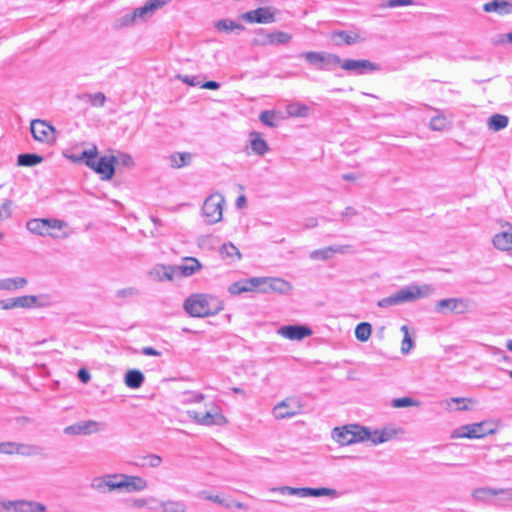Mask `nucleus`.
Listing matches in <instances>:
<instances>
[{
	"mask_svg": "<svg viewBox=\"0 0 512 512\" xmlns=\"http://www.w3.org/2000/svg\"><path fill=\"white\" fill-rule=\"evenodd\" d=\"M181 79L184 83L188 84L189 86H197L200 84V82L197 80V77L184 76L181 77Z\"/></svg>",
	"mask_w": 512,
	"mask_h": 512,
	"instance_id": "64",
	"label": "nucleus"
},
{
	"mask_svg": "<svg viewBox=\"0 0 512 512\" xmlns=\"http://www.w3.org/2000/svg\"><path fill=\"white\" fill-rule=\"evenodd\" d=\"M343 69L351 72H355L357 74H365L370 71H375L378 69V66L369 60H354V59H346L344 61L341 60V64L339 65Z\"/></svg>",
	"mask_w": 512,
	"mask_h": 512,
	"instance_id": "16",
	"label": "nucleus"
},
{
	"mask_svg": "<svg viewBox=\"0 0 512 512\" xmlns=\"http://www.w3.org/2000/svg\"><path fill=\"white\" fill-rule=\"evenodd\" d=\"M90 169L100 175L102 180H110L115 173V162H84Z\"/></svg>",
	"mask_w": 512,
	"mask_h": 512,
	"instance_id": "23",
	"label": "nucleus"
},
{
	"mask_svg": "<svg viewBox=\"0 0 512 512\" xmlns=\"http://www.w3.org/2000/svg\"><path fill=\"white\" fill-rule=\"evenodd\" d=\"M184 310L192 317L213 316L222 310L221 302L207 294H192L183 304Z\"/></svg>",
	"mask_w": 512,
	"mask_h": 512,
	"instance_id": "1",
	"label": "nucleus"
},
{
	"mask_svg": "<svg viewBox=\"0 0 512 512\" xmlns=\"http://www.w3.org/2000/svg\"><path fill=\"white\" fill-rule=\"evenodd\" d=\"M134 17H136L137 21H145L146 19L152 16L150 12V8H148L145 3L142 7L136 8L133 10Z\"/></svg>",
	"mask_w": 512,
	"mask_h": 512,
	"instance_id": "47",
	"label": "nucleus"
},
{
	"mask_svg": "<svg viewBox=\"0 0 512 512\" xmlns=\"http://www.w3.org/2000/svg\"><path fill=\"white\" fill-rule=\"evenodd\" d=\"M332 437L340 445H350L358 442L369 441L370 429L358 424H350L336 427L332 431Z\"/></svg>",
	"mask_w": 512,
	"mask_h": 512,
	"instance_id": "3",
	"label": "nucleus"
},
{
	"mask_svg": "<svg viewBox=\"0 0 512 512\" xmlns=\"http://www.w3.org/2000/svg\"><path fill=\"white\" fill-rule=\"evenodd\" d=\"M350 245H331L321 249H316L310 253V259L312 260H329L333 254H345L350 250Z\"/></svg>",
	"mask_w": 512,
	"mask_h": 512,
	"instance_id": "18",
	"label": "nucleus"
},
{
	"mask_svg": "<svg viewBox=\"0 0 512 512\" xmlns=\"http://www.w3.org/2000/svg\"><path fill=\"white\" fill-rule=\"evenodd\" d=\"M17 448V442H1L0 443V453L6 455L16 454L15 450Z\"/></svg>",
	"mask_w": 512,
	"mask_h": 512,
	"instance_id": "48",
	"label": "nucleus"
},
{
	"mask_svg": "<svg viewBox=\"0 0 512 512\" xmlns=\"http://www.w3.org/2000/svg\"><path fill=\"white\" fill-rule=\"evenodd\" d=\"M271 491L272 492H279L280 494H288V495H293L294 494V487H290V486H281V487H274V488H271Z\"/></svg>",
	"mask_w": 512,
	"mask_h": 512,
	"instance_id": "60",
	"label": "nucleus"
},
{
	"mask_svg": "<svg viewBox=\"0 0 512 512\" xmlns=\"http://www.w3.org/2000/svg\"><path fill=\"white\" fill-rule=\"evenodd\" d=\"M162 512H186L187 506L184 501L168 499L159 501Z\"/></svg>",
	"mask_w": 512,
	"mask_h": 512,
	"instance_id": "31",
	"label": "nucleus"
},
{
	"mask_svg": "<svg viewBox=\"0 0 512 512\" xmlns=\"http://www.w3.org/2000/svg\"><path fill=\"white\" fill-rule=\"evenodd\" d=\"M298 57L305 59L309 65L323 71L333 70L341 64V58L338 55L328 52L308 51L300 53Z\"/></svg>",
	"mask_w": 512,
	"mask_h": 512,
	"instance_id": "4",
	"label": "nucleus"
},
{
	"mask_svg": "<svg viewBox=\"0 0 512 512\" xmlns=\"http://www.w3.org/2000/svg\"><path fill=\"white\" fill-rule=\"evenodd\" d=\"M30 130L36 141L49 144L55 140V128L44 120H32Z\"/></svg>",
	"mask_w": 512,
	"mask_h": 512,
	"instance_id": "9",
	"label": "nucleus"
},
{
	"mask_svg": "<svg viewBox=\"0 0 512 512\" xmlns=\"http://www.w3.org/2000/svg\"><path fill=\"white\" fill-rule=\"evenodd\" d=\"M139 295V290L135 287H127L120 290H117L115 293V297L118 300H124L126 298H133Z\"/></svg>",
	"mask_w": 512,
	"mask_h": 512,
	"instance_id": "46",
	"label": "nucleus"
},
{
	"mask_svg": "<svg viewBox=\"0 0 512 512\" xmlns=\"http://www.w3.org/2000/svg\"><path fill=\"white\" fill-rule=\"evenodd\" d=\"M392 407L394 408H404V407H411V406H419L420 402L417 400H414L411 397H401V398H394L391 402Z\"/></svg>",
	"mask_w": 512,
	"mask_h": 512,
	"instance_id": "40",
	"label": "nucleus"
},
{
	"mask_svg": "<svg viewBox=\"0 0 512 512\" xmlns=\"http://www.w3.org/2000/svg\"><path fill=\"white\" fill-rule=\"evenodd\" d=\"M37 302V297L34 295H24L15 298L4 299L0 302L2 309L10 310L14 308H31Z\"/></svg>",
	"mask_w": 512,
	"mask_h": 512,
	"instance_id": "19",
	"label": "nucleus"
},
{
	"mask_svg": "<svg viewBox=\"0 0 512 512\" xmlns=\"http://www.w3.org/2000/svg\"><path fill=\"white\" fill-rule=\"evenodd\" d=\"M504 495L505 499L512 500V489L478 488L473 491V497L476 500L485 501L491 496Z\"/></svg>",
	"mask_w": 512,
	"mask_h": 512,
	"instance_id": "22",
	"label": "nucleus"
},
{
	"mask_svg": "<svg viewBox=\"0 0 512 512\" xmlns=\"http://www.w3.org/2000/svg\"><path fill=\"white\" fill-rule=\"evenodd\" d=\"M226 418L219 412H205L199 419V424L204 426L211 425H224L226 423Z\"/></svg>",
	"mask_w": 512,
	"mask_h": 512,
	"instance_id": "30",
	"label": "nucleus"
},
{
	"mask_svg": "<svg viewBox=\"0 0 512 512\" xmlns=\"http://www.w3.org/2000/svg\"><path fill=\"white\" fill-rule=\"evenodd\" d=\"M413 0H388L386 6L389 8H395L400 6L413 5Z\"/></svg>",
	"mask_w": 512,
	"mask_h": 512,
	"instance_id": "58",
	"label": "nucleus"
},
{
	"mask_svg": "<svg viewBox=\"0 0 512 512\" xmlns=\"http://www.w3.org/2000/svg\"><path fill=\"white\" fill-rule=\"evenodd\" d=\"M371 437L369 441H371L374 445L381 444L387 442L396 435V430L384 428L382 430H370Z\"/></svg>",
	"mask_w": 512,
	"mask_h": 512,
	"instance_id": "27",
	"label": "nucleus"
},
{
	"mask_svg": "<svg viewBox=\"0 0 512 512\" xmlns=\"http://www.w3.org/2000/svg\"><path fill=\"white\" fill-rule=\"evenodd\" d=\"M492 430L487 431L484 428V423H474L471 425L461 426L460 428L453 431L452 438H482Z\"/></svg>",
	"mask_w": 512,
	"mask_h": 512,
	"instance_id": "12",
	"label": "nucleus"
},
{
	"mask_svg": "<svg viewBox=\"0 0 512 512\" xmlns=\"http://www.w3.org/2000/svg\"><path fill=\"white\" fill-rule=\"evenodd\" d=\"M371 332H372L371 324L368 322H361L355 328V337L359 341L365 342L370 338Z\"/></svg>",
	"mask_w": 512,
	"mask_h": 512,
	"instance_id": "37",
	"label": "nucleus"
},
{
	"mask_svg": "<svg viewBox=\"0 0 512 512\" xmlns=\"http://www.w3.org/2000/svg\"><path fill=\"white\" fill-rule=\"evenodd\" d=\"M260 121L268 126V127H274L276 126V113L271 110H264L259 115Z\"/></svg>",
	"mask_w": 512,
	"mask_h": 512,
	"instance_id": "44",
	"label": "nucleus"
},
{
	"mask_svg": "<svg viewBox=\"0 0 512 512\" xmlns=\"http://www.w3.org/2000/svg\"><path fill=\"white\" fill-rule=\"evenodd\" d=\"M15 452L22 456H38L43 454V448L33 444L17 443Z\"/></svg>",
	"mask_w": 512,
	"mask_h": 512,
	"instance_id": "34",
	"label": "nucleus"
},
{
	"mask_svg": "<svg viewBox=\"0 0 512 512\" xmlns=\"http://www.w3.org/2000/svg\"><path fill=\"white\" fill-rule=\"evenodd\" d=\"M433 289L425 285L419 287L416 285L406 286L399 289L393 295L382 298L377 302V306L381 308H387L390 306H396L399 304L415 301L419 298L428 296Z\"/></svg>",
	"mask_w": 512,
	"mask_h": 512,
	"instance_id": "2",
	"label": "nucleus"
},
{
	"mask_svg": "<svg viewBox=\"0 0 512 512\" xmlns=\"http://www.w3.org/2000/svg\"><path fill=\"white\" fill-rule=\"evenodd\" d=\"M251 149L258 156H262L268 149L264 139L259 137L257 133L251 134Z\"/></svg>",
	"mask_w": 512,
	"mask_h": 512,
	"instance_id": "36",
	"label": "nucleus"
},
{
	"mask_svg": "<svg viewBox=\"0 0 512 512\" xmlns=\"http://www.w3.org/2000/svg\"><path fill=\"white\" fill-rule=\"evenodd\" d=\"M219 87H220V84L216 81H207V82L201 84V88H203V89L216 90Z\"/></svg>",
	"mask_w": 512,
	"mask_h": 512,
	"instance_id": "62",
	"label": "nucleus"
},
{
	"mask_svg": "<svg viewBox=\"0 0 512 512\" xmlns=\"http://www.w3.org/2000/svg\"><path fill=\"white\" fill-rule=\"evenodd\" d=\"M444 309H447L457 314H462L467 310V305L465 300L462 298L442 299L438 301L436 305V311L438 313H443Z\"/></svg>",
	"mask_w": 512,
	"mask_h": 512,
	"instance_id": "21",
	"label": "nucleus"
},
{
	"mask_svg": "<svg viewBox=\"0 0 512 512\" xmlns=\"http://www.w3.org/2000/svg\"><path fill=\"white\" fill-rule=\"evenodd\" d=\"M249 283L257 286L262 293L277 292L287 294L292 290L290 282L276 277H251Z\"/></svg>",
	"mask_w": 512,
	"mask_h": 512,
	"instance_id": "6",
	"label": "nucleus"
},
{
	"mask_svg": "<svg viewBox=\"0 0 512 512\" xmlns=\"http://www.w3.org/2000/svg\"><path fill=\"white\" fill-rule=\"evenodd\" d=\"M242 18L250 23H271L274 21V14L269 8L260 7L255 10L248 11L242 15Z\"/></svg>",
	"mask_w": 512,
	"mask_h": 512,
	"instance_id": "20",
	"label": "nucleus"
},
{
	"mask_svg": "<svg viewBox=\"0 0 512 512\" xmlns=\"http://www.w3.org/2000/svg\"><path fill=\"white\" fill-rule=\"evenodd\" d=\"M63 155L68 160H94L98 156V149L93 143L81 142L66 149Z\"/></svg>",
	"mask_w": 512,
	"mask_h": 512,
	"instance_id": "8",
	"label": "nucleus"
},
{
	"mask_svg": "<svg viewBox=\"0 0 512 512\" xmlns=\"http://www.w3.org/2000/svg\"><path fill=\"white\" fill-rule=\"evenodd\" d=\"M278 334L289 340H302L312 335V330L307 325H284L278 329Z\"/></svg>",
	"mask_w": 512,
	"mask_h": 512,
	"instance_id": "11",
	"label": "nucleus"
},
{
	"mask_svg": "<svg viewBox=\"0 0 512 512\" xmlns=\"http://www.w3.org/2000/svg\"><path fill=\"white\" fill-rule=\"evenodd\" d=\"M90 102L93 106L102 107L105 104L106 97L102 92L89 95Z\"/></svg>",
	"mask_w": 512,
	"mask_h": 512,
	"instance_id": "51",
	"label": "nucleus"
},
{
	"mask_svg": "<svg viewBox=\"0 0 512 512\" xmlns=\"http://www.w3.org/2000/svg\"><path fill=\"white\" fill-rule=\"evenodd\" d=\"M142 353L147 356H160V352L153 347H144Z\"/></svg>",
	"mask_w": 512,
	"mask_h": 512,
	"instance_id": "63",
	"label": "nucleus"
},
{
	"mask_svg": "<svg viewBox=\"0 0 512 512\" xmlns=\"http://www.w3.org/2000/svg\"><path fill=\"white\" fill-rule=\"evenodd\" d=\"M150 275L159 281L163 280H172L174 276V267L173 266H165V265H158L153 268V270L150 272Z\"/></svg>",
	"mask_w": 512,
	"mask_h": 512,
	"instance_id": "29",
	"label": "nucleus"
},
{
	"mask_svg": "<svg viewBox=\"0 0 512 512\" xmlns=\"http://www.w3.org/2000/svg\"><path fill=\"white\" fill-rule=\"evenodd\" d=\"M225 198L220 193L209 195L202 205V216L209 225L218 223L223 217Z\"/></svg>",
	"mask_w": 512,
	"mask_h": 512,
	"instance_id": "5",
	"label": "nucleus"
},
{
	"mask_svg": "<svg viewBox=\"0 0 512 512\" xmlns=\"http://www.w3.org/2000/svg\"><path fill=\"white\" fill-rule=\"evenodd\" d=\"M27 279L24 277H15V278H7L5 279V290H16L23 288L27 285Z\"/></svg>",
	"mask_w": 512,
	"mask_h": 512,
	"instance_id": "41",
	"label": "nucleus"
},
{
	"mask_svg": "<svg viewBox=\"0 0 512 512\" xmlns=\"http://www.w3.org/2000/svg\"><path fill=\"white\" fill-rule=\"evenodd\" d=\"M413 345H414V342L411 339V337L409 336L408 331H406V335H404V338H403L402 344H401V352L403 354H408L410 352V350L412 349Z\"/></svg>",
	"mask_w": 512,
	"mask_h": 512,
	"instance_id": "52",
	"label": "nucleus"
},
{
	"mask_svg": "<svg viewBox=\"0 0 512 512\" xmlns=\"http://www.w3.org/2000/svg\"><path fill=\"white\" fill-rule=\"evenodd\" d=\"M77 377L82 383H88L91 379V374L85 368H81L77 372Z\"/></svg>",
	"mask_w": 512,
	"mask_h": 512,
	"instance_id": "59",
	"label": "nucleus"
},
{
	"mask_svg": "<svg viewBox=\"0 0 512 512\" xmlns=\"http://www.w3.org/2000/svg\"><path fill=\"white\" fill-rule=\"evenodd\" d=\"M263 38L258 40V43L261 45L271 44V45H280L288 43L292 36L289 33L283 31H275L271 33H265L262 35Z\"/></svg>",
	"mask_w": 512,
	"mask_h": 512,
	"instance_id": "25",
	"label": "nucleus"
},
{
	"mask_svg": "<svg viewBox=\"0 0 512 512\" xmlns=\"http://www.w3.org/2000/svg\"><path fill=\"white\" fill-rule=\"evenodd\" d=\"M215 27L217 28V30L222 31V32H227V33L232 32L236 29H238V30L244 29V27L241 24H239L233 20H230V19H222V20L217 21L215 24Z\"/></svg>",
	"mask_w": 512,
	"mask_h": 512,
	"instance_id": "38",
	"label": "nucleus"
},
{
	"mask_svg": "<svg viewBox=\"0 0 512 512\" xmlns=\"http://www.w3.org/2000/svg\"><path fill=\"white\" fill-rule=\"evenodd\" d=\"M17 160H43V157L37 154L23 153L17 156Z\"/></svg>",
	"mask_w": 512,
	"mask_h": 512,
	"instance_id": "61",
	"label": "nucleus"
},
{
	"mask_svg": "<svg viewBox=\"0 0 512 512\" xmlns=\"http://www.w3.org/2000/svg\"><path fill=\"white\" fill-rule=\"evenodd\" d=\"M300 405H297L293 399L287 398L276 406L272 410V414L275 419L281 420L286 418H292L299 414Z\"/></svg>",
	"mask_w": 512,
	"mask_h": 512,
	"instance_id": "13",
	"label": "nucleus"
},
{
	"mask_svg": "<svg viewBox=\"0 0 512 512\" xmlns=\"http://www.w3.org/2000/svg\"><path fill=\"white\" fill-rule=\"evenodd\" d=\"M332 37L340 38L347 45H351L359 41V35L354 32L336 31L332 33Z\"/></svg>",
	"mask_w": 512,
	"mask_h": 512,
	"instance_id": "39",
	"label": "nucleus"
},
{
	"mask_svg": "<svg viewBox=\"0 0 512 512\" xmlns=\"http://www.w3.org/2000/svg\"><path fill=\"white\" fill-rule=\"evenodd\" d=\"M512 13V0H500V15Z\"/></svg>",
	"mask_w": 512,
	"mask_h": 512,
	"instance_id": "55",
	"label": "nucleus"
},
{
	"mask_svg": "<svg viewBox=\"0 0 512 512\" xmlns=\"http://www.w3.org/2000/svg\"><path fill=\"white\" fill-rule=\"evenodd\" d=\"M483 10L485 12H495L499 14L500 11V0H493L491 2H487L483 6Z\"/></svg>",
	"mask_w": 512,
	"mask_h": 512,
	"instance_id": "53",
	"label": "nucleus"
},
{
	"mask_svg": "<svg viewBox=\"0 0 512 512\" xmlns=\"http://www.w3.org/2000/svg\"><path fill=\"white\" fill-rule=\"evenodd\" d=\"M509 118L506 115L502 114H493L489 117L487 121V126L489 130L492 131H500L508 126Z\"/></svg>",
	"mask_w": 512,
	"mask_h": 512,
	"instance_id": "32",
	"label": "nucleus"
},
{
	"mask_svg": "<svg viewBox=\"0 0 512 512\" xmlns=\"http://www.w3.org/2000/svg\"><path fill=\"white\" fill-rule=\"evenodd\" d=\"M137 22L138 21H137L136 17H134L133 11L131 13H129V14L124 15L120 19L121 26H132V25H134Z\"/></svg>",
	"mask_w": 512,
	"mask_h": 512,
	"instance_id": "57",
	"label": "nucleus"
},
{
	"mask_svg": "<svg viewBox=\"0 0 512 512\" xmlns=\"http://www.w3.org/2000/svg\"><path fill=\"white\" fill-rule=\"evenodd\" d=\"M308 112V107L300 104H291L287 106V113L290 116L294 117H303L306 116Z\"/></svg>",
	"mask_w": 512,
	"mask_h": 512,
	"instance_id": "45",
	"label": "nucleus"
},
{
	"mask_svg": "<svg viewBox=\"0 0 512 512\" xmlns=\"http://www.w3.org/2000/svg\"><path fill=\"white\" fill-rule=\"evenodd\" d=\"M144 374L138 369L128 370L124 377V383L131 389H138L144 383Z\"/></svg>",
	"mask_w": 512,
	"mask_h": 512,
	"instance_id": "26",
	"label": "nucleus"
},
{
	"mask_svg": "<svg viewBox=\"0 0 512 512\" xmlns=\"http://www.w3.org/2000/svg\"><path fill=\"white\" fill-rule=\"evenodd\" d=\"M97 160H131V157L120 151L109 149L106 154L100 156Z\"/></svg>",
	"mask_w": 512,
	"mask_h": 512,
	"instance_id": "42",
	"label": "nucleus"
},
{
	"mask_svg": "<svg viewBox=\"0 0 512 512\" xmlns=\"http://www.w3.org/2000/svg\"><path fill=\"white\" fill-rule=\"evenodd\" d=\"M66 226V223L59 219H49V218H34L30 219L26 222V228L32 234L38 236H46L49 235L51 237H56L54 234L50 232L51 229H62Z\"/></svg>",
	"mask_w": 512,
	"mask_h": 512,
	"instance_id": "7",
	"label": "nucleus"
},
{
	"mask_svg": "<svg viewBox=\"0 0 512 512\" xmlns=\"http://www.w3.org/2000/svg\"><path fill=\"white\" fill-rule=\"evenodd\" d=\"M1 506L9 512H45L46 506L35 501L8 500L3 501Z\"/></svg>",
	"mask_w": 512,
	"mask_h": 512,
	"instance_id": "10",
	"label": "nucleus"
},
{
	"mask_svg": "<svg viewBox=\"0 0 512 512\" xmlns=\"http://www.w3.org/2000/svg\"><path fill=\"white\" fill-rule=\"evenodd\" d=\"M11 206H12L11 200H5L0 205V220L7 219L11 216V214H12Z\"/></svg>",
	"mask_w": 512,
	"mask_h": 512,
	"instance_id": "49",
	"label": "nucleus"
},
{
	"mask_svg": "<svg viewBox=\"0 0 512 512\" xmlns=\"http://www.w3.org/2000/svg\"><path fill=\"white\" fill-rule=\"evenodd\" d=\"M170 2L171 0H149L146 4L148 8H150V12L153 14L155 11L161 9Z\"/></svg>",
	"mask_w": 512,
	"mask_h": 512,
	"instance_id": "50",
	"label": "nucleus"
},
{
	"mask_svg": "<svg viewBox=\"0 0 512 512\" xmlns=\"http://www.w3.org/2000/svg\"><path fill=\"white\" fill-rule=\"evenodd\" d=\"M341 495H342V493L337 491L336 489L327 488V487H320L319 497L320 496H329L331 498H338Z\"/></svg>",
	"mask_w": 512,
	"mask_h": 512,
	"instance_id": "54",
	"label": "nucleus"
},
{
	"mask_svg": "<svg viewBox=\"0 0 512 512\" xmlns=\"http://www.w3.org/2000/svg\"><path fill=\"white\" fill-rule=\"evenodd\" d=\"M99 431V423L94 420L77 422L65 427L64 433L67 435H89Z\"/></svg>",
	"mask_w": 512,
	"mask_h": 512,
	"instance_id": "17",
	"label": "nucleus"
},
{
	"mask_svg": "<svg viewBox=\"0 0 512 512\" xmlns=\"http://www.w3.org/2000/svg\"><path fill=\"white\" fill-rule=\"evenodd\" d=\"M256 289H258V287L250 284L249 278H248L244 281H237V282L232 283L229 286L228 291H229V293H231L233 295H239L243 292L254 291Z\"/></svg>",
	"mask_w": 512,
	"mask_h": 512,
	"instance_id": "35",
	"label": "nucleus"
},
{
	"mask_svg": "<svg viewBox=\"0 0 512 512\" xmlns=\"http://www.w3.org/2000/svg\"><path fill=\"white\" fill-rule=\"evenodd\" d=\"M174 274L178 273L184 277L191 276L199 271L202 267L201 263L194 257L185 258L181 265L173 266Z\"/></svg>",
	"mask_w": 512,
	"mask_h": 512,
	"instance_id": "24",
	"label": "nucleus"
},
{
	"mask_svg": "<svg viewBox=\"0 0 512 512\" xmlns=\"http://www.w3.org/2000/svg\"><path fill=\"white\" fill-rule=\"evenodd\" d=\"M493 245L498 250H512V233L502 232L493 237Z\"/></svg>",
	"mask_w": 512,
	"mask_h": 512,
	"instance_id": "28",
	"label": "nucleus"
},
{
	"mask_svg": "<svg viewBox=\"0 0 512 512\" xmlns=\"http://www.w3.org/2000/svg\"><path fill=\"white\" fill-rule=\"evenodd\" d=\"M220 252L225 257L232 258L236 256L238 260L241 259V253L239 252L238 248L232 243L223 244L220 249Z\"/></svg>",
	"mask_w": 512,
	"mask_h": 512,
	"instance_id": "43",
	"label": "nucleus"
},
{
	"mask_svg": "<svg viewBox=\"0 0 512 512\" xmlns=\"http://www.w3.org/2000/svg\"><path fill=\"white\" fill-rule=\"evenodd\" d=\"M147 481L140 476L119 474L118 490L125 489L127 492H139L147 488Z\"/></svg>",
	"mask_w": 512,
	"mask_h": 512,
	"instance_id": "14",
	"label": "nucleus"
},
{
	"mask_svg": "<svg viewBox=\"0 0 512 512\" xmlns=\"http://www.w3.org/2000/svg\"><path fill=\"white\" fill-rule=\"evenodd\" d=\"M145 459L147 460V465L151 468L158 467L162 462V458L156 454H150Z\"/></svg>",
	"mask_w": 512,
	"mask_h": 512,
	"instance_id": "56",
	"label": "nucleus"
},
{
	"mask_svg": "<svg viewBox=\"0 0 512 512\" xmlns=\"http://www.w3.org/2000/svg\"><path fill=\"white\" fill-rule=\"evenodd\" d=\"M118 478L119 474L95 477L92 479L91 488L100 493L118 490Z\"/></svg>",
	"mask_w": 512,
	"mask_h": 512,
	"instance_id": "15",
	"label": "nucleus"
},
{
	"mask_svg": "<svg viewBox=\"0 0 512 512\" xmlns=\"http://www.w3.org/2000/svg\"><path fill=\"white\" fill-rule=\"evenodd\" d=\"M429 127L433 131H445L451 127V121L443 113H438L431 118Z\"/></svg>",
	"mask_w": 512,
	"mask_h": 512,
	"instance_id": "33",
	"label": "nucleus"
}]
</instances>
